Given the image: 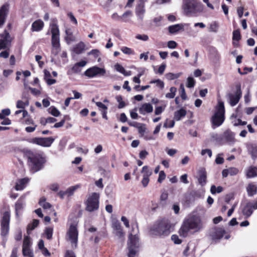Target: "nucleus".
Returning <instances> with one entry per match:
<instances>
[{
  "mask_svg": "<svg viewBox=\"0 0 257 257\" xmlns=\"http://www.w3.org/2000/svg\"><path fill=\"white\" fill-rule=\"evenodd\" d=\"M204 228L203 222L200 217L192 215L183 221L178 233L182 237L199 233Z\"/></svg>",
  "mask_w": 257,
  "mask_h": 257,
  "instance_id": "1",
  "label": "nucleus"
},
{
  "mask_svg": "<svg viewBox=\"0 0 257 257\" xmlns=\"http://www.w3.org/2000/svg\"><path fill=\"white\" fill-rule=\"evenodd\" d=\"M26 155L28 165L32 172H37L43 168L46 160L43 153L28 151Z\"/></svg>",
  "mask_w": 257,
  "mask_h": 257,
  "instance_id": "2",
  "label": "nucleus"
},
{
  "mask_svg": "<svg viewBox=\"0 0 257 257\" xmlns=\"http://www.w3.org/2000/svg\"><path fill=\"white\" fill-rule=\"evenodd\" d=\"M139 232L137 224H132V229L129 232L127 246L128 249V256L135 257L139 247V238L137 234Z\"/></svg>",
  "mask_w": 257,
  "mask_h": 257,
  "instance_id": "3",
  "label": "nucleus"
},
{
  "mask_svg": "<svg viewBox=\"0 0 257 257\" xmlns=\"http://www.w3.org/2000/svg\"><path fill=\"white\" fill-rule=\"evenodd\" d=\"M171 233V224L166 220L156 222L150 228L149 233L153 236H166Z\"/></svg>",
  "mask_w": 257,
  "mask_h": 257,
  "instance_id": "4",
  "label": "nucleus"
},
{
  "mask_svg": "<svg viewBox=\"0 0 257 257\" xmlns=\"http://www.w3.org/2000/svg\"><path fill=\"white\" fill-rule=\"evenodd\" d=\"M51 38V54L57 56L61 51L60 43V31L58 26L55 23H52L50 26Z\"/></svg>",
  "mask_w": 257,
  "mask_h": 257,
  "instance_id": "5",
  "label": "nucleus"
},
{
  "mask_svg": "<svg viewBox=\"0 0 257 257\" xmlns=\"http://www.w3.org/2000/svg\"><path fill=\"white\" fill-rule=\"evenodd\" d=\"M225 108L224 103L219 101L215 107V111L211 117L212 127L213 129L220 126L225 119Z\"/></svg>",
  "mask_w": 257,
  "mask_h": 257,
  "instance_id": "6",
  "label": "nucleus"
},
{
  "mask_svg": "<svg viewBox=\"0 0 257 257\" xmlns=\"http://www.w3.org/2000/svg\"><path fill=\"white\" fill-rule=\"evenodd\" d=\"M183 9L187 16H193L202 12V4L197 0H183Z\"/></svg>",
  "mask_w": 257,
  "mask_h": 257,
  "instance_id": "7",
  "label": "nucleus"
},
{
  "mask_svg": "<svg viewBox=\"0 0 257 257\" xmlns=\"http://www.w3.org/2000/svg\"><path fill=\"white\" fill-rule=\"evenodd\" d=\"M99 194L92 193L89 194L85 203V210L88 212H93L97 210L99 208Z\"/></svg>",
  "mask_w": 257,
  "mask_h": 257,
  "instance_id": "8",
  "label": "nucleus"
},
{
  "mask_svg": "<svg viewBox=\"0 0 257 257\" xmlns=\"http://www.w3.org/2000/svg\"><path fill=\"white\" fill-rule=\"evenodd\" d=\"M11 218V212L10 209H8L2 214L1 219V235H7L10 229V222Z\"/></svg>",
  "mask_w": 257,
  "mask_h": 257,
  "instance_id": "9",
  "label": "nucleus"
},
{
  "mask_svg": "<svg viewBox=\"0 0 257 257\" xmlns=\"http://www.w3.org/2000/svg\"><path fill=\"white\" fill-rule=\"evenodd\" d=\"M54 139L48 138H33L28 140L30 143L36 144L43 147H49L53 143Z\"/></svg>",
  "mask_w": 257,
  "mask_h": 257,
  "instance_id": "10",
  "label": "nucleus"
},
{
  "mask_svg": "<svg viewBox=\"0 0 257 257\" xmlns=\"http://www.w3.org/2000/svg\"><path fill=\"white\" fill-rule=\"evenodd\" d=\"M67 236L69 240L71 242L72 247L77 246L78 241V232L77 227V224H72L70 226L67 232Z\"/></svg>",
  "mask_w": 257,
  "mask_h": 257,
  "instance_id": "11",
  "label": "nucleus"
},
{
  "mask_svg": "<svg viewBox=\"0 0 257 257\" xmlns=\"http://www.w3.org/2000/svg\"><path fill=\"white\" fill-rule=\"evenodd\" d=\"M106 73L104 68L97 66H93L87 69L84 72V74L89 78H93L97 76H104Z\"/></svg>",
  "mask_w": 257,
  "mask_h": 257,
  "instance_id": "12",
  "label": "nucleus"
},
{
  "mask_svg": "<svg viewBox=\"0 0 257 257\" xmlns=\"http://www.w3.org/2000/svg\"><path fill=\"white\" fill-rule=\"evenodd\" d=\"M1 36L2 38L0 39V50L7 49L12 40L9 33L6 30Z\"/></svg>",
  "mask_w": 257,
  "mask_h": 257,
  "instance_id": "13",
  "label": "nucleus"
},
{
  "mask_svg": "<svg viewBox=\"0 0 257 257\" xmlns=\"http://www.w3.org/2000/svg\"><path fill=\"white\" fill-rule=\"evenodd\" d=\"M213 239H219L223 237L226 239L230 237V235L228 234H226L225 230L222 228H216L211 232V234Z\"/></svg>",
  "mask_w": 257,
  "mask_h": 257,
  "instance_id": "14",
  "label": "nucleus"
},
{
  "mask_svg": "<svg viewBox=\"0 0 257 257\" xmlns=\"http://www.w3.org/2000/svg\"><path fill=\"white\" fill-rule=\"evenodd\" d=\"M80 185H76L71 186L65 191H60L58 193V195L61 198L64 199L65 197H69L73 195L74 192L79 188Z\"/></svg>",
  "mask_w": 257,
  "mask_h": 257,
  "instance_id": "15",
  "label": "nucleus"
},
{
  "mask_svg": "<svg viewBox=\"0 0 257 257\" xmlns=\"http://www.w3.org/2000/svg\"><path fill=\"white\" fill-rule=\"evenodd\" d=\"M241 96V91L240 87H239L235 94H229L228 97L229 100V103L231 106L235 105L239 100Z\"/></svg>",
  "mask_w": 257,
  "mask_h": 257,
  "instance_id": "16",
  "label": "nucleus"
},
{
  "mask_svg": "<svg viewBox=\"0 0 257 257\" xmlns=\"http://www.w3.org/2000/svg\"><path fill=\"white\" fill-rule=\"evenodd\" d=\"M153 110V105L150 103H143L139 108L140 113L145 115L151 113Z\"/></svg>",
  "mask_w": 257,
  "mask_h": 257,
  "instance_id": "17",
  "label": "nucleus"
},
{
  "mask_svg": "<svg viewBox=\"0 0 257 257\" xmlns=\"http://www.w3.org/2000/svg\"><path fill=\"white\" fill-rule=\"evenodd\" d=\"M25 202L24 201V198L23 197H20L15 204V212L16 215L19 217V214L24 208Z\"/></svg>",
  "mask_w": 257,
  "mask_h": 257,
  "instance_id": "18",
  "label": "nucleus"
},
{
  "mask_svg": "<svg viewBox=\"0 0 257 257\" xmlns=\"http://www.w3.org/2000/svg\"><path fill=\"white\" fill-rule=\"evenodd\" d=\"M198 174V182L201 186H203L206 183L207 174L205 169L204 168H201L199 170Z\"/></svg>",
  "mask_w": 257,
  "mask_h": 257,
  "instance_id": "19",
  "label": "nucleus"
},
{
  "mask_svg": "<svg viewBox=\"0 0 257 257\" xmlns=\"http://www.w3.org/2000/svg\"><path fill=\"white\" fill-rule=\"evenodd\" d=\"M239 172L237 168L235 167H230L228 169L222 170V175L223 177H226L228 175L234 176L237 175Z\"/></svg>",
  "mask_w": 257,
  "mask_h": 257,
  "instance_id": "20",
  "label": "nucleus"
},
{
  "mask_svg": "<svg viewBox=\"0 0 257 257\" xmlns=\"http://www.w3.org/2000/svg\"><path fill=\"white\" fill-rule=\"evenodd\" d=\"M44 26V22L41 20H37L33 23L32 30L33 31L39 32L43 29Z\"/></svg>",
  "mask_w": 257,
  "mask_h": 257,
  "instance_id": "21",
  "label": "nucleus"
},
{
  "mask_svg": "<svg viewBox=\"0 0 257 257\" xmlns=\"http://www.w3.org/2000/svg\"><path fill=\"white\" fill-rule=\"evenodd\" d=\"M8 9V6L4 5L0 9V27L5 23Z\"/></svg>",
  "mask_w": 257,
  "mask_h": 257,
  "instance_id": "22",
  "label": "nucleus"
},
{
  "mask_svg": "<svg viewBox=\"0 0 257 257\" xmlns=\"http://www.w3.org/2000/svg\"><path fill=\"white\" fill-rule=\"evenodd\" d=\"M246 191L249 196H252L256 193L257 186L254 183H250L246 187Z\"/></svg>",
  "mask_w": 257,
  "mask_h": 257,
  "instance_id": "23",
  "label": "nucleus"
},
{
  "mask_svg": "<svg viewBox=\"0 0 257 257\" xmlns=\"http://www.w3.org/2000/svg\"><path fill=\"white\" fill-rule=\"evenodd\" d=\"M28 181L29 179L27 178H23L18 180L15 186L16 190L18 191L22 190L26 187Z\"/></svg>",
  "mask_w": 257,
  "mask_h": 257,
  "instance_id": "24",
  "label": "nucleus"
},
{
  "mask_svg": "<svg viewBox=\"0 0 257 257\" xmlns=\"http://www.w3.org/2000/svg\"><path fill=\"white\" fill-rule=\"evenodd\" d=\"M145 13V9L144 5L141 4L139 5L136 9V14L138 18L142 20L143 19L144 14Z\"/></svg>",
  "mask_w": 257,
  "mask_h": 257,
  "instance_id": "25",
  "label": "nucleus"
},
{
  "mask_svg": "<svg viewBox=\"0 0 257 257\" xmlns=\"http://www.w3.org/2000/svg\"><path fill=\"white\" fill-rule=\"evenodd\" d=\"M87 62L85 61H81L79 62L76 63L72 68V71L73 73H79L81 71V68L84 67Z\"/></svg>",
  "mask_w": 257,
  "mask_h": 257,
  "instance_id": "26",
  "label": "nucleus"
},
{
  "mask_svg": "<svg viewBox=\"0 0 257 257\" xmlns=\"http://www.w3.org/2000/svg\"><path fill=\"white\" fill-rule=\"evenodd\" d=\"M186 113L187 112L186 110L182 108L175 112L174 118L176 121H179L185 117Z\"/></svg>",
  "mask_w": 257,
  "mask_h": 257,
  "instance_id": "27",
  "label": "nucleus"
},
{
  "mask_svg": "<svg viewBox=\"0 0 257 257\" xmlns=\"http://www.w3.org/2000/svg\"><path fill=\"white\" fill-rule=\"evenodd\" d=\"M184 25L183 24H178L171 26L169 27V31L171 34H174L179 32L181 30H183Z\"/></svg>",
  "mask_w": 257,
  "mask_h": 257,
  "instance_id": "28",
  "label": "nucleus"
},
{
  "mask_svg": "<svg viewBox=\"0 0 257 257\" xmlns=\"http://www.w3.org/2000/svg\"><path fill=\"white\" fill-rule=\"evenodd\" d=\"M246 175L247 178H252L257 176V168L250 167L246 171Z\"/></svg>",
  "mask_w": 257,
  "mask_h": 257,
  "instance_id": "29",
  "label": "nucleus"
},
{
  "mask_svg": "<svg viewBox=\"0 0 257 257\" xmlns=\"http://www.w3.org/2000/svg\"><path fill=\"white\" fill-rule=\"evenodd\" d=\"M85 44L84 43L81 42L76 44L73 48V51L76 54H81L84 50Z\"/></svg>",
  "mask_w": 257,
  "mask_h": 257,
  "instance_id": "30",
  "label": "nucleus"
},
{
  "mask_svg": "<svg viewBox=\"0 0 257 257\" xmlns=\"http://www.w3.org/2000/svg\"><path fill=\"white\" fill-rule=\"evenodd\" d=\"M65 33L66 35L65 40L68 44L75 40V38L73 36L72 32L70 29H66L65 31Z\"/></svg>",
  "mask_w": 257,
  "mask_h": 257,
  "instance_id": "31",
  "label": "nucleus"
},
{
  "mask_svg": "<svg viewBox=\"0 0 257 257\" xmlns=\"http://www.w3.org/2000/svg\"><path fill=\"white\" fill-rule=\"evenodd\" d=\"M248 152L251 155L252 158L254 159L257 158V146L251 145L248 147Z\"/></svg>",
  "mask_w": 257,
  "mask_h": 257,
  "instance_id": "32",
  "label": "nucleus"
},
{
  "mask_svg": "<svg viewBox=\"0 0 257 257\" xmlns=\"http://www.w3.org/2000/svg\"><path fill=\"white\" fill-rule=\"evenodd\" d=\"M132 12L130 11H128L124 13L120 17V21L123 22H128L130 21L131 18L132 16Z\"/></svg>",
  "mask_w": 257,
  "mask_h": 257,
  "instance_id": "33",
  "label": "nucleus"
},
{
  "mask_svg": "<svg viewBox=\"0 0 257 257\" xmlns=\"http://www.w3.org/2000/svg\"><path fill=\"white\" fill-rule=\"evenodd\" d=\"M219 28V24L216 21L211 22L209 26V31L213 33L217 32Z\"/></svg>",
  "mask_w": 257,
  "mask_h": 257,
  "instance_id": "34",
  "label": "nucleus"
},
{
  "mask_svg": "<svg viewBox=\"0 0 257 257\" xmlns=\"http://www.w3.org/2000/svg\"><path fill=\"white\" fill-rule=\"evenodd\" d=\"M142 173L143 174V177L149 178L152 174V171L148 166H145L143 167Z\"/></svg>",
  "mask_w": 257,
  "mask_h": 257,
  "instance_id": "35",
  "label": "nucleus"
},
{
  "mask_svg": "<svg viewBox=\"0 0 257 257\" xmlns=\"http://www.w3.org/2000/svg\"><path fill=\"white\" fill-rule=\"evenodd\" d=\"M39 203L44 209H50L52 207L51 205L49 202L46 201V199L44 197L40 199Z\"/></svg>",
  "mask_w": 257,
  "mask_h": 257,
  "instance_id": "36",
  "label": "nucleus"
},
{
  "mask_svg": "<svg viewBox=\"0 0 257 257\" xmlns=\"http://www.w3.org/2000/svg\"><path fill=\"white\" fill-rule=\"evenodd\" d=\"M242 212L246 217H249L252 214L253 210L249 205L247 203L245 207L243 208Z\"/></svg>",
  "mask_w": 257,
  "mask_h": 257,
  "instance_id": "37",
  "label": "nucleus"
},
{
  "mask_svg": "<svg viewBox=\"0 0 257 257\" xmlns=\"http://www.w3.org/2000/svg\"><path fill=\"white\" fill-rule=\"evenodd\" d=\"M177 92V88L175 87H171L170 88V92L167 93L165 95V97L167 98L172 99L174 98Z\"/></svg>",
  "mask_w": 257,
  "mask_h": 257,
  "instance_id": "38",
  "label": "nucleus"
},
{
  "mask_svg": "<svg viewBox=\"0 0 257 257\" xmlns=\"http://www.w3.org/2000/svg\"><path fill=\"white\" fill-rule=\"evenodd\" d=\"M23 255L25 256L31 257L34 256L33 250L31 247H23L22 249Z\"/></svg>",
  "mask_w": 257,
  "mask_h": 257,
  "instance_id": "39",
  "label": "nucleus"
},
{
  "mask_svg": "<svg viewBox=\"0 0 257 257\" xmlns=\"http://www.w3.org/2000/svg\"><path fill=\"white\" fill-rule=\"evenodd\" d=\"M48 112L49 113L55 117L59 116L60 115V112L59 110L53 106L49 108Z\"/></svg>",
  "mask_w": 257,
  "mask_h": 257,
  "instance_id": "40",
  "label": "nucleus"
},
{
  "mask_svg": "<svg viewBox=\"0 0 257 257\" xmlns=\"http://www.w3.org/2000/svg\"><path fill=\"white\" fill-rule=\"evenodd\" d=\"M39 221L38 220L34 219L32 223L29 224L27 228V232L28 233L30 231L35 229L39 224Z\"/></svg>",
  "mask_w": 257,
  "mask_h": 257,
  "instance_id": "41",
  "label": "nucleus"
},
{
  "mask_svg": "<svg viewBox=\"0 0 257 257\" xmlns=\"http://www.w3.org/2000/svg\"><path fill=\"white\" fill-rule=\"evenodd\" d=\"M32 241L31 238L29 236H26L24 237L23 247H31Z\"/></svg>",
  "mask_w": 257,
  "mask_h": 257,
  "instance_id": "42",
  "label": "nucleus"
},
{
  "mask_svg": "<svg viewBox=\"0 0 257 257\" xmlns=\"http://www.w3.org/2000/svg\"><path fill=\"white\" fill-rule=\"evenodd\" d=\"M181 73H169L166 74V78L169 80H173L179 77L181 75Z\"/></svg>",
  "mask_w": 257,
  "mask_h": 257,
  "instance_id": "43",
  "label": "nucleus"
},
{
  "mask_svg": "<svg viewBox=\"0 0 257 257\" xmlns=\"http://www.w3.org/2000/svg\"><path fill=\"white\" fill-rule=\"evenodd\" d=\"M223 191V188L221 186H218L216 187L215 185H212L210 188V192L212 194H214L216 193H220Z\"/></svg>",
  "mask_w": 257,
  "mask_h": 257,
  "instance_id": "44",
  "label": "nucleus"
},
{
  "mask_svg": "<svg viewBox=\"0 0 257 257\" xmlns=\"http://www.w3.org/2000/svg\"><path fill=\"white\" fill-rule=\"evenodd\" d=\"M195 84V80L192 77H188L187 79L186 86L188 88L194 87Z\"/></svg>",
  "mask_w": 257,
  "mask_h": 257,
  "instance_id": "45",
  "label": "nucleus"
},
{
  "mask_svg": "<svg viewBox=\"0 0 257 257\" xmlns=\"http://www.w3.org/2000/svg\"><path fill=\"white\" fill-rule=\"evenodd\" d=\"M120 50L125 54L134 55L135 54L134 51L128 47H122Z\"/></svg>",
  "mask_w": 257,
  "mask_h": 257,
  "instance_id": "46",
  "label": "nucleus"
},
{
  "mask_svg": "<svg viewBox=\"0 0 257 257\" xmlns=\"http://www.w3.org/2000/svg\"><path fill=\"white\" fill-rule=\"evenodd\" d=\"M45 234L47 239H51L53 235V228L51 227H47L45 230Z\"/></svg>",
  "mask_w": 257,
  "mask_h": 257,
  "instance_id": "47",
  "label": "nucleus"
},
{
  "mask_svg": "<svg viewBox=\"0 0 257 257\" xmlns=\"http://www.w3.org/2000/svg\"><path fill=\"white\" fill-rule=\"evenodd\" d=\"M136 128L138 129L139 133L142 135L144 134L146 130L145 125L141 123L136 124Z\"/></svg>",
  "mask_w": 257,
  "mask_h": 257,
  "instance_id": "48",
  "label": "nucleus"
},
{
  "mask_svg": "<svg viewBox=\"0 0 257 257\" xmlns=\"http://www.w3.org/2000/svg\"><path fill=\"white\" fill-rule=\"evenodd\" d=\"M150 83L151 84L155 83L157 86L160 87L161 88H163L164 87V83L163 81L160 79L152 80L150 81Z\"/></svg>",
  "mask_w": 257,
  "mask_h": 257,
  "instance_id": "49",
  "label": "nucleus"
},
{
  "mask_svg": "<svg viewBox=\"0 0 257 257\" xmlns=\"http://www.w3.org/2000/svg\"><path fill=\"white\" fill-rule=\"evenodd\" d=\"M29 104L28 101H26L24 102L22 100H18L17 103V107L18 108H24L26 106H28Z\"/></svg>",
  "mask_w": 257,
  "mask_h": 257,
  "instance_id": "50",
  "label": "nucleus"
},
{
  "mask_svg": "<svg viewBox=\"0 0 257 257\" xmlns=\"http://www.w3.org/2000/svg\"><path fill=\"white\" fill-rule=\"evenodd\" d=\"M116 99L117 101L119 103L118 107L119 108H122L124 107L125 105V104L124 101H122V98L121 96L118 95L116 96Z\"/></svg>",
  "mask_w": 257,
  "mask_h": 257,
  "instance_id": "51",
  "label": "nucleus"
},
{
  "mask_svg": "<svg viewBox=\"0 0 257 257\" xmlns=\"http://www.w3.org/2000/svg\"><path fill=\"white\" fill-rule=\"evenodd\" d=\"M180 89H181V92H180V96L183 100H186L187 99V95L185 92V88L184 87L183 84H181L180 85Z\"/></svg>",
  "mask_w": 257,
  "mask_h": 257,
  "instance_id": "52",
  "label": "nucleus"
},
{
  "mask_svg": "<svg viewBox=\"0 0 257 257\" xmlns=\"http://www.w3.org/2000/svg\"><path fill=\"white\" fill-rule=\"evenodd\" d=\"M240 39V34L238 30H236L233 32V40L237 41Z\"/></svg>",
  "mask_w": 257,
  "mask_h": 257,
  "instance_id": "53",
  "label": "nucleus"
},
{
  "mask_svg": "<svg viewBox=\"0 0 257 257\" xmlns=\"http://www.w3.org/2000/svg\"><path fill=\"white\" fill-rule=\"evenodd\" d=\"M171 239L175 244H179L182 242L181 239H180L176 234L172 235L171 236Z\"/></svg>",
  "mask_w": 257,
  "mask_h": 257,
  "instance_id": "54",
  "label": "nucleus"
},
{
  "mask_svg": "<svg viewBox=\"0 0 257 257\" xmlns=\"http://www.w3.org/2000/svg\"><path fill=\"white\" fill-rule=\"evenodd\" d=\"M112 227L114 229V231H116L122 229L120 223L117 220L113 221Z\"/></svg>",
  "mask_w": 257,
  "mask_h": 257,
  "instance_id": "55",
  "label": "nucleus"
},
{
  "mask_svg": "<svg viewBox=\"0 0 257 257\" xmlns=\"http://www.w3.org/2000/svg\"><path fill=\"white\" fill-rule=\"evenodd\" d=\"M166 106H157L155 108V114L156 115H159L161 114L165 109Z\"/></svg>",
  "mask_w": 257,
  "mask_h": 257,
  "instance_id": "56",
  "label": "nucleus"
},
{
  "mask_svg": "<svg viewBox=\"0 0 257 257\" xmlns=\"http://www.w3.org/2000/svg\"><path fill=\"white\" fill-rule=\"evenodd\" d=\"M114 233L118 238H122L123 240L124 239V233L122 229L115 231Z\"/></svg>",
  "mask_w": 257,
  "mask_h": 257,
  "instance_id": "57",
  "label": "nucleus"
},
{
  "mask_svg": "<svg viewBox=\"0 0 257 257\" xmlns=\"http://www.w3.org/2000/svg\"><path fill=\"white\" fill-rule=\"evenodd\" d=\"M114 68L117 71L121 73L122 74L124 72V68L119 64L117 63L115 64L114 65Z\"/></svg>",
  "mask_w": 257,
  "mask_h": 257,
  "instance_id": "58",
  "label": "nucleus"
},
{
  "mask_svg": "<svg viewBox=\"0 0 257 257\" xmlns=\"http://www.w3.org/2000/svg\"><path fill=\"white\" fill-rule=\"evenodd\" d=\"M233 125L234 126H237V125H245L246 124V121H242L241 119H235L233 122Z\"/></svg>",
  "mask_w": 257,
  "mask_h": 257,
  "instance_id": "59",
  "label": "nucleus"
},
{
  "mask_svg": "<svg viewBox=\"0 0 257 257\" xmlns=\"http://www.w3.org/2000/svg\"><path fill=\"white\" fill-rule=\"evenodd\" d=\"M177 46V44L174 41H169L168 42L167 46L170 49H174Z\"/></svg>",
  "mask_w": 257,
  "mask_h": 257,
  "instance_id": "60",
  "label": "nucleus"
},
{
  "mask_svg": "<svg viewBox=\"0 0 257 257\" xmlns=\"http://www.w3.org/2000/svg\"><path fill=\"white\" fill-rule=\"evenodd\" d=\"M201 154L202 156H204L205 155L207 154L210 158L212 156V151L210 149H204L201 151Z\"/></svg>",
  "mask_w": 257,
  "mask_h": 257,
  "instance_id": "61",
  "label": "nucleus"
},
{
  "mask_svg": "<svg viewBox=\"0 0 257 257\" xmlns=\"http://www.w3.org/2000/svg\"><path fill=\"white\" fill-rule=\"evenodd\" d=\"M166 178V174L163 171H161L159 173V176L158 179V181L160 183L162 182Z\"/></svg>",
  "mask_w": 257,
  "mask_h": 257,
  "instance_id": "62",
  "label": "nucleus"
},
{
  "mask_svg": "<svg viewBox=\"0 0 257 257\" xmlns=\"http://www.w3.org/2000/svg\"><path fill=\"white\" fill-rule=\"evenodd\" d=\"M67 15L72 23L75 25L77 24V21L72 13H69Z\"/></svg>",
  "mask_w": 257,
  "mask_h": 257,
  "instance_id": "63",
  "label": "nucleus"
},
{
  "mask_svg": "<svg viewBox=\"0 0 257 257\" xmlns=\"http://www.w3.org/2000/svg\"><path fill=\"white\" fill-rule=\"evenodd\" d=\"M18 248L17 247H15L12 250L11 254L10 257H18Z\"/></svg>",
  "mask_w": 257,
  "mask_h": 257,
  "instance_id": "64",
  "label": "nucleus"
}]
</instances>
